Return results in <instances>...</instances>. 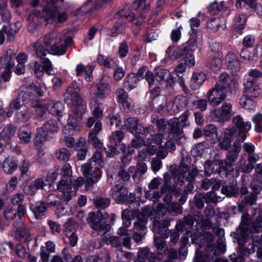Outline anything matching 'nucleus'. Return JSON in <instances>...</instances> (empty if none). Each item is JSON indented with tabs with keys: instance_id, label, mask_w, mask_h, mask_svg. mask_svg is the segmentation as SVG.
I'll return each instance as SVG.
<instances>
[{
	"instance_id": "obj_1",
	"label": "nucleus",
	"mask_w": 262,
	"mask_h": 262,
	"mask_svg": "<svg viewBox=\"0 0 262 262\" xmlns=\"http://www.w3.org/2000/svg\"><path fill=\"white\" fill-rule=\"evenodd\" d=\"M61 172L63 175L62 179L60 181L57 186V189L62 192L61 198L64 201H69L73 196L76 195V186L73 184L71 180L72 170L69 164H64Z\"/></svg>"
},
{
	"instance_id": "obj_2",
	"label": "nucleus",
	"mask_w": 262,
	"mask_h": 262,
	"mask_svg": "<svg viewBox=\"0 0 262 262\" xmlns=\"http://www.w3.org/2000/svg\"><path fill=\"white\" fill-rule=\"evenodd\" d=\"M168 135L165 138L166 142L164 145L162 144L161 148L165 149L174 150L176 148L174 140L178 144H183L186 141V137L184 134L183 130L181 126H178L177 120H170L168 123Z\"/></svg>"
},
{
	"instance_id": "obj_3",
	"label": "nucleus",
	"mask_w": 262,
	"mask_h": 262,
	"mask_svg": "<svg viewBox=\"0 0 262 262\" xmlns=\"http://www.w3.org/2000/svg\"><path fill=\"white\" fill-rule=\"evenodd\" d=\"M135 17V13L130 12L127 7L122 9L115 14L113 19L115 23V25L111 30V36H116L122 31L125 28V19L132 21L134 19Z\"/></svg>"
},
{
	"instance_id": "obj_4",
	"label": "nucleus",
	"mask_w": 262,
	"mask_h": 262,
	"mask_svg": "<svg viewBox=\"0 0 262 262\" xmlns=\"http://www.w3.org/2000/svg\"><path fill=\"white\" fill-rule=\"evenodd\" d=\"M108 217V214L105 211H98L97 213L94 212L90 213L87 220L89 222H92L91 226L94 230L106 233L110 230L111 226L107 223L105 222L102 223L101 221L106 220Z\"/></svg>"
},
{
	"instance_id": "obj_5",
	"label": "nucleus",
	"mask_w": 262,
	"mask_h": 262,
	"mask_svg": "<svg viewBox=\"0 0 262 262\" xmlns=\"http://www.w3.org/2000/svg\"><path fill=\"white\" fill-rule=\"evenodd\" d=\"M36 56L39 58L41 62L43 64L45 71L48 74H50V72L52 70L51 62L47 56L50 54L48 49L41 44V41L33 42L31 44Z\"/></svg>"
},
{
	"instance_id": "obj_6",
	"label": "nucleus",
	"mask_w": 262,
	"mask_h": 262,
	"mask_svg": "<svg viewBox=\"0 0 262 262\" xmlns=\"http://www.w3.org/2000/svg\"><path fill=\"white\" fill-rule=\"evenodd\" d=\"M228 92L225 86L215 84L208 93V101L212 105H218L225 100Z\"/></svg>"
},
{
	"instance_id": "obj_7",
	"label": "nucleus",
	"mask_w": 262,
	"mask_h": 262,
	"mask_svg": "<svg viewBox=\"0 0 262 262\" xmlns=\"http://www.w3.org/2000/svg\"><path fill=\"white\" fill-rule=\"evenodd\" d=\"M80 88L73 83L67 89L64 101L68 105H76L83 103L79 94Z\"/></svg>"
},
{
	"instance_id": "obj_8",
	"label": "nucleus",
	"mask_w": 262,
	"mask_h": 262,
	"mask_svg": "<svg viewBox=\"0 0 262 262\" xmlns=\"http://www.w3.org/2000/svg\"><path fill=\"white\" fill-rule=\"evenodd\" d=\"M251 222L248 213H244L241 217V223L236 232L238 244L242 245L245 243L246 237L249 236L251 231L249 229V224Z\"/></svg>"
},
{
	"instance_id": "obj_9",
	"label": "nucleus",
	"mask_w": 262,
	"mask_h": 262,
	"mask_svg": "<svg viewBox=\"0 0 262 262\" xmlns=\"http://www.w3.org/2000/svg\"><path fill=\"white\" fill-rule=\"evenodd\" d=\"M173 48H169L167 50V53L169 54V57L172 59H177L182 58L185 61L186 64L189 66H193L194 64V58L191 51L187 50V48L179 49L177 51H174L173 53L170 55Z\"/></svg>"
},
{
	"instance_id": "obj_10",
	"label": "nucleus",
	"mask_w": 262,
	"mask_h": 262,
	"mask_svg": "<svg viewBox=\"0 0 262 262\" xmlns=\"http://www.w3.org/2000/svg\"><path fill=\"white\" fill-rule=\"evenodd\" d=\"M189 100V98L183 95L176 96L174 100L168 104V111L172 114H178L187 106Z\"/></svg>"
},
{
	"instance_id": "obj_11",
	"label": "nucleus",
	"mask_w": 262,
	"mask_h": 262,
	"mask_svg": "<svg viewBox=\"0 0 262 262\" xmlns=\"http://www.w3.org/2000/svg\"><path fill=\"white\" fill-rule=\"evenodd\" d=\"M137 159L138 161L136 167L132 166L128 167V171L133 173L132 177L135 182L140 181L147 170V165L143 161L144 160H141L138 158Z\"/></svg>"
},
{
	"instance_id": "obj_12",
	"label": "nucleus",
	"mask_w": 262,
	"mask_h": 262,
	"mask_svg": "<svg viewBox=\"0 0 262 262\" xmlns=\"http://www.w3.org/2000/svg\"><path fill=\"white\" fill-rule=\"evenodd\" d=\"M170 220L152 221L153 230L156 234H158L161 237H167L168 236V227L170 225Z\"/></svg>"
},
{
	"instance_id": "obj_13",
	"label": "nucleus",
	"mask_w": 262,
	"mask_h": 262,
	"mask_svg": "<svg viewBox=\"0 0 262 262\" xmlns=\"http://www.w3.org/2000/svg\"><path fill=\"white\" fill-rule=\"evenodd\" d=\"M131 238L130 236L121 237L119 236H111L107 239L108 244L116 248H121V246L128 249L131 248Z\"/></svg>"
},
{
	"instance_id": "obj_14",
	"label": "nucleus",
	"mask_w": 262,
	"mask_h": 262,
	"mask_svg": "<svg viewBox=\"0 0 262 262\" xmlns=\"http://www.w3.org/2000/svg\"><path fill=\"white\" fill-rule=\"evenodd\" d=\"M102 129V124L99 121H96L94 129L91 130L89 133L88 142L95 147L101 148L102 143L97 137V134Z\"/></svg>"
},
{
	"instance_id": "obj_15",
	"label": "nucleus",
	"mask_w": 262,
	"mask_h": 262,
	"mask_svg": "<svg viewBox=\"0 0 262 262\" xmlns=\"http://www.w3.org/2000/svg\"><path fill=\"white\" fill-rule=\"evenodd\" d=\"M157 255L151 252L147 247L140 248L138 253V258L135 262H156Z\"/></svg>"
},
{
	"instance_id": "obj_16",
	"label": "nucleus",
	"mask_w": 262,
	"mask_h": 262,
	"mask_svg": "<svg viewBox=\"0 0 262 262\" xmlns=\"http://www.w3.org/2000/svg\"><path fill=\"white\" fill-rule=\"evenodd\" d=\"M233 148L232 149L229 150L226 154V159L224 160V169L232 167L238 158V154L241 150L239 146H236L235 144V147Z\"/></svg>"
},
{
	"instance_id": "obj_17",
	"label": "nucleus",
	"mask_w": 262,
	"mask_h": 262,
	"mask_svg": "<svg viewBox=\"0 0 262 262\" xmlns=\"http://www.w3.org/2000/svg\"><path fill=\"white\" fill-rule=\"evenodd\" d=\"M126 129L130 133L135 134L142 133V125L139 123V120L135 117H129L124 121Z\"/></svg>"
},
{
	"instance_id": "obj_18",
	"label": "nucleus",
	"mask_w": 262,
	"mask_h": 262,
	"mask_svg": "<svg viewBox=\"0 0 262 262\" xmlns=\"http://www.w3.org/2000/svg\"><path fill=\"white\" fill-rule=\"evenodd\" d=\"M151 0H136L135 5H137L136 11L144 13L149 9V4ZM138 22L135 24L139 25L141 24L144 19V16L142 14H139L137 17Z\"/></svg>"
},
{
	"instance_id": "obj_19",
	"label": "nucleus",
	"mask_w": 262,
	"mask_h": 262,
	"mask_svg": "<svg viewBox=\"0 0 262 262\" xmlns=\"http://www.w3.org/2000/svg\"><path fill=\"white\" fill-rule=\"evenodd\" d=\"M238 189L236 181L233 180L228 183H224L222 184L221 192L227 196H235L238 194Z\"/></svg>"
},
{
	"instance_id": "obj_20",
	"label": "nucleus",
	"mask_w": 262,
	"mask_h": 262,
	"mask_svg": "<svg viewBox=\"0 0 262 262\" xmlns=\"http://www.w3.org/2000/svg\"><path fill=\"white\" fill-rule=\"evenodd\" d=\"M47 185L42 178H38L25 188V192L28 195H34L38 189H44Z\"/></svg>"
},
{
	"instance_id": "obj_21",
	"label": "nucleus",
	"mask_w": 262,
	"mask_h": 262,
	"mask_svg": "<svg viewBox=\"0 0 262 262\" xmlns=\"http://www.w3.org/2000/svg\"><path fill=\"white\" fill-rule=\"evenodd\" d=\"M235 81L232 79L228 74L222 73L219 77V81L216 84L223 85L226 88V91L231 93L233 88H234Z\"/></svg>"
},
{
	"instance_id": "obj_22",
	"label": "nucleus",
	"mask_w": 262,
	"mask_h": 262,
	"mask_svg": "<svg viewBox=\"0 0 262 262\" xmlns=\"http://www.w3.org/2000/svg\"><path fill=\"white\" fill-rule=\"evenodd\" d=\"M232 105L227 102H224L220 108L218 112L215 114L220 121H225L228 120L231 116Z\"/></svg>"
},
{
	"instance_id": "obj_23",
	"label": "nucleus",
	"mask_w": 262,
	"mask_h": 262,
	"mask_svg": "<svg viewBox=\"0 0 262 262\" xmlns=\"http://www.w3.org/2000/svg\"><path fill=\"white\" fill-rule=\"evenodd\" d=\"M260 91L259 86L255 84L253 80H247L244 83L245 95L255 98L258 96Z\"/></svg>"
},
{
	"instance_id": "obj_24",
	"label": "nucleus",
	"mask_w": 262,
	"mask_h": 262,
	"mask_svg": "<svg viewBox=\"0 0 262 262\" xmlns=\"http://www.w3.org/2000/svg\"><path fill=\"white\" fill-rule=\"evenodd\" d=\"M24 200V195L23 193H17L12 196L11 198V203L14 206H17L18 212L20 215L23 214H26V208L23 204Z\"/></svg>"
},
{
	"instance_id": "obj_25",
	"label": "nucleus",
	"mask_w": 262,
	"mask_h": 262,
	"mask_svg": "<svg viewBox=\"0 0 262 262\" xmlns=\"http://www.w3.org/2000/svg\"><path fill=\"white\" fill-rule=\"evenodd\" d=\"M58 123L56 120H50L48 121L43 126L39 128V130L48 136L51 133L56 132L58 130Z\"/></svg>"
},
{
	"instance_id": "obj_26",
	"label": "nucleus",
	"mask_w": 262,
	"mask_h": 262,
	"mask_svg": "<svg viewBox=\"0 0 262 262\" xmlns=\"http://www.w3.org/2000/svg\"><path fill=\"white\" fill-rule=\"evenodd\" d=\"M110 91V85L108 82L102 78L100 80V82L97 84V91L95 94L97 97L103 98L108 94Z\"/></svg>"
},
{
	"instance_id": "obj_27",
	"label": "nucleus",
	"mask_w": 262,
	"mask_h": 262,
	"mask_svg": "<svg viewBox=\"0 0 262 262\" xmlns=\"http://www.w3.org/2000/svg\"><path fill=\"white\" fill-rule=\"evenodd\" d=\"M155 78L158 81L165 80L170 84L174 82V77L167 70L159 69L156 70Z\"/></svg>"
},
{
	"instance_id": "obj_28",
	"label": "nucleus",
	"mask_w": 262,
	"mask_h": 262,
	"mask_svg": "<svg viewBox=\"0 0 262 262\" xmlns=\"http://www.w3.org/2000/svg\"><path fill=\"white\" fill-rule=\"evenodd\" d=\"M30 107L35 110L36 114L39 118H42L46 113L48 107L45 104H42L39 100L32 99Z\"/></svg>"
},
{
	"instance_id": "obj_29",
	"label": "nucleus",
	"mask_w": 262,
	"mask_h": 262,
	"mask_svg": "<svg viewBox=\"0 0 262 262\" xmlns=\"http://www.w3.org/2000/svg\"><path fill=\"white\" fill-rule=\"evenodd\" d=\"M151 144V143L147 142L146 140L144 144L146 146V148H143L139 152L137 158L141 160H145L147 154L150 155H155L157 152V148L155 145Z\"/></svg>"
},
{
	"instance_id": "obj_30",
	"label": "nucleus",
	"mask_w": 262,
	"mask_h": 262,
	"mask_svg": "<svg viewBox=\"0 0 262 262\" xmlns=\"http://www.w3.org/2000/svg\"><path fill=\"white\" fill-rule=\"evenodd\" d=\"M233 123L241 132H248L251 127V123L249 121L245 122L240 116H236L233 118Z\"/></svg>"
},
{
	"instance_id": "obj_31",
	"label": "nucleus",
	"mask_w": 262,
	"mask_h": 262,
	"mask_svg": "<svg viewBox=\"0 0 262 262\" xmlns=\"http://www.w3.org/2000/svg\"><path fill=\"white\" fill-rule=\"evenodd\" d=\"M228 68L232 72H236L240 68V63L237 59L236 56L232 53H228L226 57Z\"/></svg>"
},
{
	"instance_id": "obj_32",
	"label": "nucleus",
	"mask_w": 262,
	"mask_h": 262,
	"mask_svg": "<svg viewBox=\"0 0 262 262\" xmlns=\"http://www.w3.org/2000/svg\"><path fill=\"white\" fill-rule=\"evenodd\" d=\"M93 203L97 208L105 211V209L110 205L111 200L106 197L97 195L93 199Z\"/></svg>"
},
{
	"instance_id": "obj_33",
	"label": "nucleus",
	"mask_w": 262,
	"mask_h": 262,
	"mask_svg": "<svg viewBox=\"0 0 262 262\" xmlns=\"http://www.w3.org/2000/svg\"><path fill=\"white\" fill-rule=\"evenodd\" d=\"M30 208L36 219H39L47 209L46 204L42 201L37 202L34 204H32Z\"/></svg>"
},
{
	"instance_id": "obj_34",
	"label": "nucleus",
	"mask_w": 262,
	"mask_h": 262,
	"mask_svg": "<svg viewBox=\"0 0 262 262\" xmlns=\"http://www.w3.org/2000/svg\"><path fill=\"white\" fill-rule=\"evenodd\" d=\"M85 108L86 105L83 103L74 105L73 114L70 116L69 119L70 120L71 119H74L77 121L81 120L82 115L85 112Z\"/></svg>"
},
{
	"instance_id": "obj_35",
	"label": "nucleus",
	"mask_w": 262,
	"mask_h": 262,
	"mask_svg": "<svg viewBox=\"0 0 262 262\" xmlns=\"http://www.w3.org/2000/svg\"><path fill=\"white\" fill-rule=\"evenodd\" d=\"M101 8V5L98 0H88L81 7L80 10L82 13H86L93 10H98Z\"/></svg>"
},
{
	"instance_id": "obj_36",
	"label": "nucleus",
	"mask_w": 262,
	"mask_h": 262,
	"mask_svg": "<svg viewBox=\"0 0 262 262\" xmlns=\"http://www.w3.org/2000/svg\"><path fill=\"white\" fill-rule=\"evenodd\" d=\"M213 165H218L219 166V167L223 168L224 169V160L222 159L221 156L219 154H216L214 156L211 161H208L205 163L204 166L206 169V172H207V169L211 167Z\"/></svg>"
},
{
	"instance_id": "obj_37",
	"label": "nucleus",
	"mask_w": 262,
	"mask_h": 262,
	"mask_svg": "<svg viewBox=\"0 0 262 262\" xmlns=\"http://www.w3.org/2000/svg\"><path fill=\"white\" fill-rule=\"evenodd\" d=\"M30 107L17 111L16 112V119L19 122H26L31 118L32 115Z\"/></svg>"
},
{
	"instance_id": "obj_38",
	"label": "nucleus",
	"mask_w": 262,
	"mask_h": 262,
	"mask_svg": "<svg viewBox=\"0 0 262 262\" xmlns=\"http://www.w3.org/2000/svg\"><path fill=\"white\" fill-rule=\"evenodd\" d=\"M201 236L203 239L207 243L205 246L206 252H210V253L211 254L213 253V251L215 250L213 245L212 244L214 238L213 235L209 232H205Z\"/></svg>"
},
{
	"instance_id": "obj_39",
	"label": "nucleus",
	"mask_w": 262,
	"mask_h": 262,
	"mask_svg": "<svg viewBox=\"0 0 262 262\" xmlns=\"http://www.w3.org/2000/svg\"><path fill=\"white\" fill-rule=\"evenodd\" d=\"M25 214L20 215L18 209H13L12 208H7L3 212V215L6 220H13L18 216V217L21 219L25 216Z\"/></svg>"
},
{
	"instance_id": "obj_40",
	"label": "nucleus",
	"mask_w": 262,
	"mask_h": 262,
	"mask_svg": "<svg viewBox=\"0 0 262 262\" xmlns=\"http://www.w3.org/2000/svg\"><path fill=\"white\" fill-rule=\"evenodd\" d=\"M16 127L12 125H10L4 128L0 133V139L3 140H9L15 134Z\"/></svg>"
},
{
	"instance_id": "obj_41",
	"label": "nucleus",
	"mask_w": 262,
	"mask_h": 262,
	"mask_svg": "<svg viewBox=\"0 0 262 262\" xmlns=\"http://www.w3.org/2000/svg\"><path fill=\"white\" fill-rule=\"evenodd\" d=\"M17 165L13 160L7 158L3 163V168L4 170L8 173H12L16 169Z\"/></svg>"
},
{
	"instance_id": "obj_42",
	"label": "nucleus",
	"mask_w": 262,
	"mask_h": 262,
	"mask_svg": "<svg viewBox=\"0 0 262 262\" xmlns=\"http://www.w3.org/2000/svg\"><path fill=\"white\" fill-rule=\"evenodd\" d=\"M251 96L243 95L240 98V104L246 110H252L254 107V102L250 98Z\"/></svg>"
},
{
	"instance_id": "obj_43",
	"label": "nucleus",
	"mask_w": 262,
	"mask_h": 262,
	"mask_svg": "<svg viewBox=\"0 0 262 262\" xmlns=\"http://www.w3.org/2000/svg\"><path fill=\"white\" fill-rule=\"evenodd\" d=\"M166 135V132L156 134L155 133L151 137H147L146 140L150 143H154L159 146L161 148L163 140L165 139V136Z\"/></svg>"
},
{
	"instance_id": "obj_44",
	"label": "nucleus",
	"mask_w": 262,
	"mask_h": 262,
	"mask_svg": "<svg viewBox=\"0 0 262 262\" xmlns=\"http://www.w3.org/2000/svg\"><path fill=\"white\" fill-rule=\"evenodd\" d=\"M165 237H157L154 238V245L158 251L159 254H162L167 250V246L164 240Z\"/></svg>"
},
{
	"instance_id": "obj_45",
	"label": "nucleus",
	"mask_w": 262,
	"mask_h": 262,
	"mask_svg": "<svg viewBox=\"0 0 262 262\" xmlns=\"http://www.w3.org/2000/svg\"><path fill=\"white\" fill-rule=\"evenodd\" d=\"M206 66L214 71H217L222 66V61L220 58L211 57L208 59Z\"/></svg>"
},
{
	"instance_id": "obj_46",
	"label": "nucleus",
	"mask_w": 262,
	"mask_h": 262,
	"mask_svg": "<svg viewBox=\"0 0 262 262\" xmlns=\"http://www.w3.org/2000/svg\"><path fill=\"white\" fill-rule=\"evenodd\" d=\"M30 236V233L25 227L15 232V237L19 241L27 242Z\"/></svg>"
},
{
	"instance_id": "obj_47",
	"label": "nucleus",
	"mask_w": 262,
	"mask_h": 262,
	"mask_svg": "<svg viewBox=\"0 0 262 262\" xmlns=\"http://www.w3.org/2000/svg\"><path fill=\"white\" fill-rule=\"evenodd\" d=\"M56 157L58 160L67 162L71 157V153L67 148H61L57 150Z\"/></svg>"
},
{
	"instance_id": "obj_48",
	"label": "nucleus",
	"mask_w": 262,
	"mask_h": 262,
	"mask_svg": "<svg viewBox=\"0 0 262 262\" xmlns=\"http://www.w3.org/2000/svg\"><path fill=\"white\" fill-rule=\"evenodd\" d=\"M147 220L145 216L138 217L137 221L134 223L133 231L144 232Z\"/></svg>"
},
{
	"instance_id": "obj_49",
	"label": "nucleus",
	"mask_w": 262,
	"mask_h": 262,
	"mask_svg": "<svg viewBox=\"0 0 262 262\" xmlns=\"http://www.w3.org/2000/svg\"><path fill=\"white\" fill-rule=\"evenodd\" d=\"M63 110V104L60 102H51L49 104V111L53 115L60 114Z\"/></svg>"
},
{
	"instance_id": "obj_50",
	"label": "nucleus",
	"mask_w": 262,
	"mask_h": 262,
	"mask_svg": "<svg viewBox=\"0 0 262 262\" xmlns=\"http://www.w3.org/2000/svg\"><path fill=\"white\" fill-rule=\"evenodd\" d=\"M138 78L134 73L129 74L127 77L126 80L124 82V87L132 90L136 87Z\"/></svg>"
},
{
	"instance_id": "obj_51",
	"label": "nucleus",
	"mask_w": 262,
	"mask_h": 262,
	"mask_svg": "<svg viewBox=\"0 0 262 262\" xmlns=\"http://www.w3.org/2000/svg\"><path fill=\"white\" fill-rule=\"evenodd\" d=\"M14 57V55H10L0 57V69L2 68H11L14 64L12 62V58Z\"/></svg>"
},
{
	"instance_id": "obj_52",
	"label": "nucleus",
	"mask_w": 262,
	"mask_h": 262,
	"mask_svg": "<svg viewBox=\"0 0 262 262\" xmlns=\"http://www.w3.org/2000/svg\"><path fill=\"white\" fill-rule=\"evenodd\" d=\"M19 139L22 143H28L31 139V133L29 129L20 128L18 131Z\"/></svg>"
},
{
	"instance_id": "obj_53",
	"label": "nucleus",
	"mask_w": 262,
	"mask_h": 262,
	"mask_svg": "<svg viewBox=\"0 0 262 262\" xmlns=\"http://www.w3.org/2000/svg\"><path fill=\"white\" fill-rule=\"evenodd\" d=\"M48 136L42 132L37 130L36 135L34 139V145L37 148H40L41 144L47 139Z\"/></svg>"
},
{
	"instance_id": "obj_54",
	"label": "nucleus",
	"mask_w": 262,
	"mask_h": 262,
	"mask_svg": "<svg viewBox=\"0 0 262 262\" xmlns=\"http://www.w3.org/2000/svg\"><path fill=\"white\" fill-rule=\"evenodd\" d=\"M101 177V172L97 171L93 174H91V176L87 177L85 181V186L91 187L94 184L97 183Z\"/></svg>"
},
{
	"instance_id": "obj_55",
	"label": "nucleus",
	"mask_w": 262,
	"mask_h": 262,
	"mask_svg": "<svg viewBox=\"0 0 262 262\" xmlns=\"http://www.w3.org/2000/svg\"><path fill=\"white\" fill-rule=\"evenodd\" d=\"M203 195L205 198V202L207 204L216 203L221 199V198L218 196L214 191L207 192Z\"/></svg>"
},
{
	"instance_id": "obj_56",
	"label": "nucleus",
	"mask_w": 262,
	"mask_h": 262,
	"mask_svg": "<svg viewBox=\"0 0 262 262\" xmlns=\"http://www.w3.org/2000/svg\"><path fill=\"white\" fill-rule=\"evenodd\" d=\"M97 61L100 65H102L107 68H112L116 67L115 63L112 59H109L107 58H104L103 56L99 55L97 57Z\"/></svg>"
},
{
	"instance_id": "obj_57",
	"label": "nucleus",
	"mask_w": 262,
	"mask_h": 262,
	"mask_svg": "<svg viewBox=\"0 0 262 262\" xmlns=\"http://www.w3.org/2000/svg\"><path fill=\"white\" fill-rule=\"evenodd\" d=\"M33 96L31 92L27 91H20L17 96V98L23 102L24 104L28 103L29 101H31Z\"/></svg>"
},
{
	"instance_id": "obj_58",
	"label": "nucleus",
	"mask_w": 262,
	"mask_h": 262,
	"mask_svg": "<svg viewBox=\"0 0 262 262\" xmlns=\"http://www.w3.org/2000/svg\"><path fill=\"white\" fill-rule=\"evenodd\" d=\"M131 173L128 171V168L126 171L125 167H120L118 172V176L123 182H128L130 179Z\"/></svg>"
},
{
	"instance_id": "obj_59",
	"label": "nucleus",
	"mask_w": 262,
	"mask_h": 262,
	"mask_svg": "<svg viewBox=\"0 0 262 262\" xmlns=\"http://www.w3.org/2000/svg\"><path fill=\"white\" fill-rule=\"evenodd\" d=\"M118 97L119 102L121 103L123 106H126L128 108L130 107V104L127 102L128 96L126 93L121 89L118 91Z\"/></svg>"
},
{
	"instance_id": "obj_60",
	"label": "nucleus",
	"mask_w": 262,
	"mask_h": 262,
	"mask_svg": "<svg viewBox=\"0 0 262 262\" xmlns=\"http://www.w3.org/2000/svg\"><path fill=\"white\" fill-rule=\"evenodd\" d=\"M134 212L136 213V211L135 210L131 212L128 209H125L122 212V219L123 221L124 225L129 226L130 225V216L133 214Z\"/></svg>"
},
{
	"instance_id": "obj_61",
	"label": "nucleus",
	"mask_w": 262,
	"mask_h": 262,
	"mask_svg": "<svg viewBox=\"0 0 262 262\" xmlns=\"http://www.w3.org/2000/svg\"><path fill=\"white\" fill-rule=\"evenodd\" d=\"M237 7H246L247 5L252 9L255 10L257 6V4L255 0H237Z\"/></svg>"
},
{
	"instance_id": "obj_62",
	"label": "nucleus",
	"mask_w": 262,
	"mask_h": 262,
	"mask_svg": "<svg viewBox=\"0 0 262 262\" xmlns=\"http://www.w3.org/2000/svg\"><path fill=\"white\" fill-rule=\"evenodd\" d=\"M67 48V45H61L59 47L54 45L51 47V52L53 54L60 55L66 53Z\"/></svg>"
},
{
	"instance_id": "obj_63",
	"label": "nucleus",
	"mask_w": 262,
	"mask_h": 262,
	"mask_svg": "<svg viewBox=\"0 0 262 262\" xmlns=\"http://www.w3.org/2000/svg\"><path fill=\"white\" fill-rule=\"evenodd\" d=\"M204 134L205 136H211L215 135L217 136V129L216 127L213 124L206 125L204 128Z\"/></svg>"
},
{
	"instance_id": "obj_64",
	"label": "nucleus",
	"mask_w": 262,
	"mask_h": 262,
	"mask_svg": "<svg viewBox=\"0 0 262 262\" xmlns=\"http://www.w3.org/2000/svg\"><path fill=\"white\" fill-rule=\"evenodd\" d=\"M252 121L255 124V129L257 132H262V114H257L253 117Z\"/></svg>"
}]
</instances>
